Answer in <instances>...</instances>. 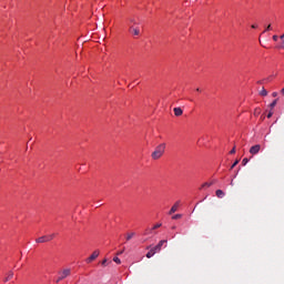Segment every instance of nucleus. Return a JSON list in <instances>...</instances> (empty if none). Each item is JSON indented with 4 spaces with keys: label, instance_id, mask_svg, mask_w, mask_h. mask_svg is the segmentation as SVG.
<instances>
[{
    "label": "nucleus",
    "instance_id": "79ce46f5",
    "mask_svg": "<svg viewBox=\"0 0 284 284\" xmlns=\"http://www.w3.org/2000/svg\"><path fill=\"white\" fill-rule=\"evenodd\" d=\"M231 185H234V181H231Z\"/></svg>",
    "mask_w": 284,
    "mask_h": 284
},
{
    "label": "nucleus",
    "instance_id": "bb28decb",
    "mask_svg": "<svg viewBox=\"0 0 284 284\" xmlns=\"http://www.w3.org/2000/svg\"><path fill=\"white\" fill-rule=\"evenodd\" d=\"M230 154H236V146H234L231 151Z\"/></svg>",
    "mask_w": 284,
    "mask_h": 284
},
{
    "label": "nucleus",
    "instance_id": "72a5a7b5",
    "mask_svg": "<svg viewBox=\"0 0 284 284\" xmlns=\"http://www.w3.org/2000/svg\"><path fill=\"white\" fill-rule=\"evenodd\" d=\"M123 252H125V250L120 251V252L118 253V255L123 254Z\"/></svg>",
    "mask_w": 284,
    "mask_h": 284
},
{
    "label": "nucleus",
    "instance_id": "f3484780",
    "mask_svg": "<svg viewBox=\"0 0 284 284\" xmlns=\"http://www.w3.org/2000/svg\"><path fill=\"white\" fill-rule=\"evenodd\" d=\"M277 101H278V100H274V101L270 104V108H272V109L276 108Z\"/></svg>",
    "mask_w": 284,
    "mask_h": 284
},
{
    "label": "nucleus",
    "instance_id": "b1692460",
    "mask_svg": "<svg viewBox=\"0 0 284 284\" xmlns=\"http://www.w3.org/2000/svg\"><path fill=\"white\" fill-rule=\"evenodd\" d=\"M161 223H159V224H155L153 227H152V230L154 231V230H159V227H161Z\"/></svg>",
    "mask_w": 284,
    "mask_h": 284
},
{
    "label": "nucleus",
    "instance_id": "6e6552de",
    "mask_svg": "<svg viewBox=\"0 0 284 284\" xmlns=\"http://www.w3.org/2000/svg\"><path fill=\"white\" fill-rule=\"evenodd\" d=\"M173 112H174L175 116H181L183 114V109L178 106V108L173 109Z\"/></svg>",
    "mask_w": 284,
    "mask_h": 284
},
{
    "label": "nucleus",
    "instance_id": "423d86ee",
    "mask_svg": "<svg viewBox=\"0 0 284 284\" xmlns=\"http://www.w3.org/2000/svg\"><path fill=\"white\" fill-rule=\"evenodd\" d=\"M258 152H261V146H260V144H255V145L251 146V149H250V154L255 155V154H258Z\"/></svg>",
    "mask_w": 284,
    "mask_h": 284
},
{
    "label": "nucleus",
    "instance_id": "0eeeda50",
    "mask_svg": "<svg viewBox=\"0 0 284 284\" xmlns=\"http://www.w3.org/2000/svg\"><path fill=\"white\" fill-rule=\"evenodd\" d=\"M181 202H175V204L171 207V210L169 211V214H174V212H176V210H179V205Z\"/></svg>",
    "mask_w": 284,
    "mask_h": 284
},
{
    "label": "nucleus",
    "instance_id": "ddd939ff",
    "mask_svg": "<svg viewBox=\"0 0 284 284\" xmlns=\"http://www.w3.org/2000/svg\"><path fill=\"white\" fill-rule=\"evenodd\" d=\"M153 232H154V230H152V229H146V230L144 231V236H148V235H150V234H153Z\"/></svg>",
    "mask_w": 284,
    "mask_h": 284
},
{
    "label": "nucleus",
    "instance_id": "c9c22d12",
    "mask_svg": "<svg viewBox=\"0 0 284 284\" xmlns=\"http://www.w3.org/2000/svg\"><path fill=\"white\" fill-rule=\"evenodd\" d=\"M280 39H282V41H284V33L280 37Z\"/></svg>",
    "mask_w": 284,
    "mask_h": 284
},
{
    "label": "nucleus",
    "instance_id": "f704fd0d",
    "mask_svg": "<svg viewBox=\"0 0 284 284\" xmlns=\"http://www.w3.org/2000/svg\"><path fill=\"white\" fill-rule=\"evenodd\" d=\"M8 281H10V277L4 278V283H8Z\"/></svg>",
    "mask_w": 284,
    "mask_h": 284
},
{
    "label": "nucleus",
    "instance_id": "2f4dec72",
    "mask_svg": "<svg viewBox=\"0 0 284 284\" xmlns=\"http://www.w3.org/2000/svg\"><path fill=\"white\" fill-rule=\"evenodd\" d=\"M272 97H278V93L277 92H273Z\"/></svg>",
    "mask_w": 284,
    "mask_h": 284
},
{
    "label": "nucleus",
    "instance_id": "9d476101",
    "mask_svg": "<svg viewBox=\"0 0 284 284\" xmlns=\"http://www.w3.org/2000/svg\"><path fill=\"white\" fill-rule=\"evenodd\" d=\"M134 236H136V233L131 232L126 234V241H132V239H134Z\"/></svg>",
    "mask_w": 284,
    "mask_h": 284
},
{
    "label": "nucleus",
    "instance_id": "c85d7f7f",
    "mask_svg": "<svg viewBox=\"0 0 284 284\" xmlns=\"http://www.w3.org/2000/svg\"><path fill=\"white\" fill-rule=\"evenodd\" d=\"M273 41H278V36H273Z\"/></svg>",
    "mask_w": 284,
    "mask_h": 284
},
{
    "label": "nucleus",
    "instance_id": "a878e982",
    "mask_svg": "<svg viewBox=\"0 0 284 284\" xmlns=\"http://www.w3.org/2000/svg\"><path fill=\"white\" fill-rule=\"evenodd\" d=\"M12 276H14V273L13 272H9L7 278H9V281H10V278H12Z\"/></svg>",
    "mask_w": 284,
    "mask_h": 284
},
{
    "label": "nucleus",
    "instance_id": "4468645a",
    "mask_svg": "<svg viewBox=\"0 0 284 284\" xmlns=\"http://www.w3.org/2000/svg\"><path fill=\"white\" fill-rule=\"evenodd\" d=\"M261 97H267V90H265V88H263L260 92Z\"/></svg>",
    "mask_w": 284,
    "mask_h": 284
},
{
    "label": "nucleus",
    "instance_id": "e433bc0d",
    "mask_svg": "<svg viewBox=\"0 0 284 284\" xmlns=\"http://www.w3.org/2000/svg\"><path fill=\"white\" fill-rule=\"evenodd\" d=\"M211 183H212V185H214V183H216V180H213Z\"/></svg>",
    "mask_w": 284,
    "mask_h": 284
},
{
    "label": "nucleus",
    "instance_id": "1a4fd4ad",
    "mask_svg": "<svg viewBox=\"0 0 284 284\" xmlns=\"http://www.w3.org/2000/svg\"><path fill=\"white\" fill-rule=\"evenodd\" d=\"M215 195L217 199H223L225 196V192H223V190H216Z\"/></svg>",
    "mask_w": 284,
    "mask_h": 284
},
{
    "label": "nucleus",
    "instance_id": "5701e85b",
    "mask_svg": "<svg viewBox=\"0 0 284 284\" xmlns=\"http://www.w3.org/2000/svg\"><path fill=\"white\" fill-rule=\"evenodd\" d=\"M237 163H239V160H236V161L231 165V170H234V168H236Z\"/></svg>",
    "mask_w": 284,
    "mask_h": 284
},
{
    "label": "nucleus",
    "instance_id": "58836bf2",
    "mask_svg": "<svg viewBox=\"0 0 284 284\" xmlns=\"http://www.w3.org/2000/svg\"><path fill=\"white\" fill-rule=\"evenodd\" d=\"M282 94H284V88L281 90Z\"/></svg>",
    "mask_w": 284,
    "mask_h": 284
},
{
    "label": "nucleus",
    "instance_id": "a19ab883",
    "mask_svg": "<svg viewBox=\"0 0 284 284\" xmlns=\"http://www.w3.org/2000/svg\"><path fill=\"white\" fill-rule=\"evenodd\" d=\"M196 92H201V89H196Z\"/></svg>",
    "mask_w": 284,
    "mask_h": 284
},
{
    "label": "nucleus",
    "instance_id": "39448f33",
    "mask_svg": "<svg viewBox=\"0 0 284 284\" xmlns=\"http://www.w3.org/2000/svg\"><path fill=\"white\" fill-rule=\"evenodd\" d=\"M97 258H99V251H94L91 256H89L85 260V263H92V261H97Z\"/></svg>",
    "mask_w": 284,
    "mask_h": 284
},
{
    "label": "nucleus",
    "instance_id": "c756f323",
    "mask_svg": "<svg viewBox=\"0 0 284 284\" xmlns=\"http://www.w3.org/2000/svg\"><path fill=\"white\" fill-rule=\"evenodd\" d=\"M251 28H253V30H256V28H258V26L253 24V26H251Z\"/></svg>",
    "mask_w": 284,
    "mask_h": 284
},
{
    "label": "nucleus",
    "instance_id": "7ed1b4c3",
    "mask_svg": "<svg viewBox=\"0 0 284 284\" xmlns=\"http://www.w3.org/2000/svg\"><path fill=\"white\" fill-rule=\"evenodd\" d=\"M72 274V270L70 268H64L63 271L59 272V276L60 278H62V281H64V278H68V276H70Z\"/></svg>",
    "mask_w": 284,
    "mask_h": 284
},
{
    "label": "nucleus",
    "instance_id": "9b49d317",
    "mask_svg": "<svg viewBox=\"0 0 284 284\" xmlns=\"http://www.w3.org/2000/svg\"><path fill=\"white\" fill-rule=\"evenodd\" d=\"M165 243H168V240H161V241L158 243V247L161 250V247H163V245H165Z\"/></svg>",
    "mask_w": 284,
    "mask_h": 284
},
{
    "label": "nucleus",
    "instance_id": "dca6fc26",
    "mask_svg": "<svg viewBox=\"0 0 284 284\" xmlns=\"http://www.w3.org/2000/svg\"><path fill=\"white\" fill-rule=\"evenodd\" d=\"M153 252H154V254H156L161 248L158 246V244L154 246V247H152L151 248Z\"/></svg>",
    "mask_w": 284,
    "mask_h": 284
},
{
    "label": "nucleus",
    "instance_id": "f8f14e48",
    "mask_svg": "<svg viewBox=\"0 0 284 284\" xmlns=\"http://www.w3.org/2000/svg\"><path fill=\"white\" fill-rule=\"evenodd\" d=\"M154 251L151 248L148 253H146V258H152V256H154Z\"/></svg>",
    "mask_w": 284,
    "mask_h": 284
},
{
    "label": "nucleus",
    "instance_id": "cd10ccee",
    "mask_svg": "<svg viewBox=\"0 0 284 284\" xmlns=\"http://www.w3.org/2000/svg\"><path fill=\"white\" fill-rule=\"evenodd\" d=\"M61 281H63V278H61V276L59 275L58 278L55 280V283H61Z\"/></svg>",
    "mask_w": 284,
    "mask_h": 284
},
{
    "label": "nucleus",
    "instance_id": "aec40b11",
    "mask_svg": "<svg viewBox=\"0 0 284 284\" xmlns=\"http://www.w3.org/2000/svg\"><path fill=\"white\" fill-rule=\"evenodd\" d=\"M172 219H173V221H176V220L181 219V214H175L172 216Z\"/></svg>",
    "mask_w": 284,
    "mask_h": 284
},
{
    "label": "nucleus",
    "instance_id": "393cba45",
    "mask_svg": "<svg viewBox=\"0 0 284 284\" xmlns=\"http://www.w3.org/2000/svg\"><path fill=\"white\" fill-rule=\"evenodd\" d=\"M101 265H102L103 267H105V265H108V260L104 258V260L101 262Z\"/></svg>",
    "mask_w": 284,
    "mask_h": 284
},
{
    "label": "nucleus",
    "instance_id": "f257e3e1",
    "mask_svg": "<svg viewBox=\"0 0 284 284\" xmlns=\"http://www.w3.org/2000/svg\"><path fill=\"white\" fill-rule=\"evenodd\" d=\"M165 148H166L165 143L159 144L155 148V150L152 152L151 159H153V161H159V159H161V156H163V154H165Z\"/></svg>",
    "mask_w": 284,
    "mask_h": 284
},
{
    "label": "nucleus",
    "instance_id": "412c9836",
    "mask_svg": "<svg viewBox=\"0 0 284 284\" xmlns=\"http://www.w3.org/2000/svg\"><path fill=\"white\" fill-rule=\"evenodd\" d=\"M202 187H212V183H204V184H202Z\"/></svg>",
    "mask_w": 284,
    "mask_h": 284
},
{
    "label": "nucleus",
    "instance_id": "20e7f679",
    "mask_svg": "<svg viewBox=\"0 0 284 284\" xmlns=\"http://www.w3.org/2000/svg\"><path fill=\"white\" fill-rule=\"evenodd\" d=\"M129 32L133 34V37H139V34H141V29H139V27L131 26L129 28Z\"/></svg>",
    "mask_w": 284,
    "mask_h": 284
},
{
    "label": "nucleus",
    "instance_id": "7c9ffc66",
    "mask_svg": "<svg viewBox=\"0 0 284 284\" xmlns=\"http://www.w3.org/2000/svg\"><path fill=\"white\" fill-rule=\"evenodd\" d=\"M282 50H284V40L282 41V44L280 45Z\"/></svg>",
    "mask_w": 284,
    "mask_h": 284
},
{
    "label": "nucleus",
    "instance_id": "2eb2a0df",
    "mask_svg": "<svg viewBox=\"0 0 284 284\" xmlns=\"http://www.w3.org/2000/svg\"><path fill=\"white\" fill-rule=\"evenodd\" d=\"M247 163H250V159L244 158V159L242 160V165H247Z\"/></svg>",
    "mask_w": 284,
    "mask_h": 284
},
{
    "label": "nucleus",
    "instance_id": "a211bd4d",
    "mask_svg": "<svg viewBox=\"0 0 284 284\" xmlns=\"http://www.w3.org/2000/svg\"><path fill=\"white\" fill-rule=\"evenodd\" d=\"M114 263H116L118 265H121V258L119 257H113Z\"/></svg>",
    "mask_w": 284,
    "mask_h": 284
},
{
    "label": "nucleus",
    "instance_id": "ea45409f",
    "mask_svg": "<svg viewBox=\"0 0 284 284\" xmlns=\"http://www.w3.org/2000/svg\"><path fill=\"white\" fill-rule=\"evenodd\" d=\"M257 83H263V80H260Z\"/></svg>",
    "mask_w": 284,
    "mask_h": 284
},
{
    "label": "nucleus",
    "instance_id": "473e14b6",
    "mask_svg": "<svg viewBox=\"0 0 284 284\" xmlns=\"http://www.w3.org/2000/svg\"><path fill=\"white\" fill-rule=\"evenodd\" d=\"M130 22L136 24V21H134V19H131Z\"/></svg>",
    "mask_w": 284,
    "mask_h": 284
},
{
    "label": "nucleus",
    "instance_id": "6ab92c4d",
    "mask_svg": "<svg viewBox=\"0 0 284 284\" xmlns=\"http://www.w3.org/2000/svg\"><path fill=\"white\" fill-rule=\"evenodd\" d=\"M271 30H273L272 24H268V26L266 27V29L264 30V32H270Z\"/></svg>",
    "mask_w": 284,
    "mask_h": 284
},
{
    "label": "nucleus",
    "instance_id": "f03ea898",
    "mask_svg": "<svg viewBox=\"0 0 284 284\" xmlns=\"http://www.w3.org/2000/svg\"><path fill=\"white\" fill-rule=\"evenodd\" d=\"M53 239H54V234L44 235V236L38 237L36 240V243H50V241H52Z\"/></svg>",
    "mask_w": 284,
    "mask_h": 284
},
{
    "label": "nucleus",
    "instance_id": "4c0bfd02",
    "mask_svg": "<svg viewBox=\"0 0 284 284\" xmlns=\"http://www.w3.org/2000/svg\"><path fill=\"white\" fill-rule=\"evenodd\" d=\"M211 183H212V185H214V183H216V180H213Z\"/></svg>",
    "mask_w": 284,
    "mask_h": 284
},
{
    "label": "nucleus",
    "instance_id": "4be33fe9",
    "mask_svg": "<svg viewBox=\"0 0 284 284\" xmlns=\"http://www.w3.org/2000/svg\"><path fill=\"white\" fill-rule=\"evenodd\" d=\"M266 116L267 119H272V116H274V112L270 111Z\"/></svg>",
    "mask_w": 284,
    "mask_h": 284
}]
</instances>
